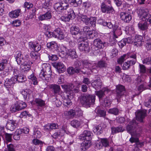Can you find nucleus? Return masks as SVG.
Instances as JSON below:
<instances>
[{
    "label": "nucleus",
    "instance_id": "f257e3e1",
    "mask_svg": "<svg viewBox=\"0 0 151 151\" xmlns=\"http://www.w3.org/2000/svg\"><path fill=\"white\" fill-rule=\"evenodd\" d=\"M82 62L86 68H88L92 72L94 73H97L98 67L104 68L107 66V64L103 61H99L97 65L93 61L88 62L87 60H84L82 61Z\"/></svg>",
    "mask_w": 151,
    "mask_h": 151
},
{
    "label": "nucleus",
    "instance_id": "f03ea898",
    "mask_svg": "<svg viewBox=\"0 0 151 151\" xmlns=\"http://www.w3.org/2000/svg\"><path fill=\"white\" fill-rule=\"evenodd\" d=\"M51 68L50 65L49 63L43 64L42 65V69L39 75L40 78L47 81L50 80L52 75Z\"/></svg>",
    "mask_w": 151,
    "mask_h": 151
},
{
    "label": "nucleus",
    "instance_id": "7ed1b4c3",
    "mask_svg": "<svg viewBox=\"0 0 151 151\" xmlns=\"http://www.w3.org/2000/svg\"><path fill=\"white\" fill-rule=\"evenodd\" d=\"M95 96L88 94H85L82 96L81 103L82 106L86 108L90 107L91 105L94 104Z\"/></svg>",
    "mask_w": 151,
    "mask_h": 151
},
{
    "label": "nucleus",
    "instance_id": "20e7f679",
    "mask_svg": "<svg viewBox=\"0 0 151 151\" xmlns=\"http://www.w3.org/2000/svg\"><path fill=\"white\" fill-rule=\"evenodd\" d=\"M54 8L57 11L61 12L64 11L66 12L69 9H72L70 8L68 1L65 0H61L59 2L55 4Z\"/></svg>",
    "mask_w": 151,
    "mask_h": 151
},
{
    "label": "nucleus",
    "instance_id": "39448f33",
    "mask_svg": "<svg viewBox=\"0 0 151 151\" xmlns=\"http://www.w3.org/2000/svg\"><path fill=\"white\" fill-rule=\"evenodd\" d=\"M137 13L140 19L146 22L148 21L151 24V15L149 13L147 9H139Z\"/></svg>",
    "mask_w": 151,
    "mask_h": 151
},
{
    "label": "nucleus",
    "instance_id": "423d86ee",
    "mask_svg": "<svg viewBox=\"0 0 151 151\" xmlns=\"http://www.w3.org/2000/svg\"><path fill=\"white\" fill-rule=\"evenodd\" d=\"M138 124V123L135 119H133L130 121L127 126L126 129L127 132L132 136L133 133L136 132L138 128H140V127Z\"/></svg>",
    "mask_w": 151,
    "mask_h": 151
},
{
    "label": "nucleus",
    "instance_id": "0eeeda50",
    "mask_svg": "<svg viewBox=\"0 0 151 151\" xmlns=\"http://www.w3.org/2000/svg\"><path fill=\"white\" fill-rule=\"evenodd\" d=\"M111 2L109 0H105L101 3V9L103 13H110L114 11V9L111 4Z\"/></svg>",
    "mask_w": 151,
    "mask_h": 151
},
{
    "label": "nucleus",
    "instance_id": "6e6552de",
    "mask_svg": "<svg viewBox=\"0 0 151 151\" xmlns=\"http://www.w3.org/2000/svg\"><path fill=\"white\" fill-rule=\"evenodd\" d=\"M47 36L49 37H52L58 38L60 40L64 39L65 35L64 32L59 28H56L53 32H48Z\"/></svg>",
    "mask_w": 151,
    "mask_h": 151
},
{
    "label": "nucleus",
    "instance_id": "1a4fd4ad",
    "mask_svg": "<svg viewBox=\"0 0 151 151\" xmlns=\"http://www.w3.org/2000/svg\"><path fill=\"white\" fill-rule=\"evenodd\" d=\"M42 10H46V11H44L45 13L42 14L40 15L38 17L39 19L41 21H43L50 19L52 17L51 12L50 11V9L49 6L47 8H43L42 7Z\"/></svg>",
    "mask_w": 151,
    "mask_h": 151
},
{
    "label": "nucleus",
    "instance_id": "9d476101",
    "mask_svg": "<svg viewBox=\"0 0 151 151\" xmlns=\"http://www.w3.org/2000/svg\"><path fill=\"white\" fill-rule=\"evenodd\" d=\"M90 28L87 26H85L83 29L84 32L86 35L87 37L90 39H92L94 37H96L98 33L95 30H90Z\"/></svg>",
    "mask_w": 151,
    "mask_h": 151
},
{
    "label": "nucleus",
    "instance_id": "9b49d317",
    "mask_svg": "<svg viewBox=\"0 0 151 151\" xmlns=\"http://www.w3.org/2000/svg\"><path fill=\"white\" fill-rule=\"evenodd\" d=\"M15 77H12L10 78H7L5 81L4 85L8 90H12V89H13L15 83Z\"/></svg>",
    "mask_w": 151,
    "mask_h": 151
},
{
    "label": "nucleus",
    "instance_id": "f8f14e48",
    "mask_svg": "<svg viewBox=\"0 0 151 151\" xmlns=\"http://www.w3.org/2000/svg\"><path fill=\"white\" fill-rule=\"evenodd\" d=\"M26 59L24 60L21 65V68L22 71L25 72L29 70L30 68V65L32 64V62L29 60V56L28 55L25 56Z\"/></svg>",
    "mask_w": 151,
    "mask_h": 151
},
{
    "label": "nucleus",
    "instance_id": "ddd939ff",
    "mask_svg": "<svg viewBox=\"0 0 151 151\" xmlns=\"http://www.w3.org/2000/svg\"><path fill=\"white\" fill-rule=\"evenodd\" d=\"M68 14L65 15L64 16H62L61 17V19L64 22H68L70 19H74L76 16L74 12L72 9H69L67 10Z\"/></svg>",
    "mask_w": 151,
    "mask_h": 151
},
{
    "label": "nucleus",
    "instance_id": "4468645a",
    "mask_svg": "<svg viewBox=\"0 0 151 151\" xmlns=\"http://www.w3.org/2000/svg\"><path fill=\"white\" fill-rule=\"evenodd\" d=\"M125 91L124 87L123 85H119L116 86V92L117 94L116 98L117 102H119V99L124 94Z\"/></svg>",
    "mask_w": 151,
    "mask_h": 151
},
{
    "label": "nucleus",
    "instance_id": "2eb2a0df",
    "mask_svg": "<svg viewBox=\"0 0 151 151\" xmlns=\"http://www.w3.org/2000/svg\"><path fill=\"white\" fill-rule=\"evenodd\" d=\"M93 135V133L91 131L85 130L80 135L79 138L82 140H90L92 139Z\"/></svg>",
    "mask_w": 151,
    "mask_h": 151
},
{
    "label": "nucleus",
    "instance_id": "dca6fc26",
    "mask_svg": "<svg viewBox=\"0 0 151 151\" xmlns=\"http://www.w3.org/2000/svg\"><path fill=\"white\" fill-rule=\"evenodd\" d=\"M146 111L145 110H138L135 112L136 119L140 122H143V119L146 116Z\"/></svg>",
    "mask_w": 151,
    "mask_h": 151
},
{
    "label": "nucleus",
    "instance_id": "f3484780",
    "mask_svg": "<svg viewBox=\"0 0 151 151\" xmlns=\"http://www.w3.org/2000/svg\"><path fill=\"white\" fill-rule=\"evenodd\" d=\"M14 57L17 64L19 65L22 63L26 59L25 56L24 58L20 51H17L15 53Z\"/></svg>",
    "mask_w": 151,
    "mask_h": 151
},
{
    "label": "nucleus",
    "instance_id": "a211bd4d",
    "mask_svg": "<svg viewBox=\"0 0 151 151\" xmlns=\"http://www.w3.org/2000/svg\"><path fill=\"white\" fill-rule=\"evenodd\" d=\"M61 86L66 93L70 96L71 94L72 93V89L74 87V86L72 84L70 83L62 85Z\"/></svg>",
    "mask_w": 151,
    "mask_h": 151
},
{
    "label": "nucleus",
    "instance_id": "6ab92c4d",
    "mask_svg": "<svg viewBox=\"0 0 151 151\" xmlns=\"http://www.w3.org/2000/svg\"><path fill=\"white\" fill-rule=\"evenodd\" d=\"M78 48L81 51L88 52L89 51V47L88 43L87 42H82L78 44Z\"/></svg>",
    "mask_w": 151,
    "mask_h": 151
},
{
    "label": "nucleus",
    "instance_id": "aec40b11",
    "mask_svg": "<svg viewBox=\"0 0 151 151\" xmlns=\"http://www.w3.org/2000/svg\"><path fill=\"white\" fill-rule=\"evenodd\" d=\"M29 46L30 49L37 52L39 51L41 47V45L39 43L36 42H29Z\"/></svg>",
    "mask_w": 151,
    "mask_h": 151
},
{
    "label": "nucleus",
    "instance_id": "412c9836",
    "mask_svg": "<svg viewBox=\"0 0 151 151\" xmlns=\"http://www.w3.org/2000/svg\"><path fill=\"white\" fill-rule=\"evenodd\" d=\"M104 44L100 39L97 38L94 40L93 46L95 50H98L99 49L103 48L104 47Z\"/></svg>",
    "mask_w": 151,
    "mask_h": 151
},
{
    "label": "nucleus",
    "instance_id": "4be33fe9",
    "mask_svg": "<svg viewBox=\"0 0 151 151\" xmlns=\"http://www.w3.org/2000/svg\"><path fill=\"white\" fill-rule=\"evenodd\" d=\"M20 93L23 95L24 99L27 101L29 100L31 98V95L32 93L31 90L27 89H24Z\"/></svg>",
    "mask_w": 151,
    "mask_h": 151
},
{
    "label": "nucleus",
    "instance_id": "5701e85b",
    "mask_svg": "<svg viewBox=\"0 0 151 151\" xmlns=\"http://www.w3.org/2000/svg\"><path fill=\"white\" fill-rule=\"evenodd\" d=\"M16 125L15 121L13 120H9L7 122L6 128L11 131H13L15 129Z\"/></svg>",
    "mask_w": 151,
    "mask_h": 151
},
{
    "label": "nucleus",
    "instance_id": "b1692460",
    "mask_svg": "<svg viewBox=\"0 0 151 151\" xmlns=\"http://www.w3.org/2000/svg\"><path fill=\"white\" fill-rule=\"evenodd\" d=\"M54 66L56 68L59 73H62L65 70V67L64 64L61 62H58L54 63Z\"/></svg>",
    "mask_w": 151,
    "mask_h": 151
},
{
    "label": "nucleus",
    "instance_id": "393cba45",
    "mask_svg": "<svg viewBox=\"0 0 151 151\" xmlns=\"http://www.w3.org/2000/svg\"><path fill=\"white\" fill-rule=\"evenodd\" d=\"M120 17L122 20L126 22H129L132 19L131 16L126 12H122L120 14Z\"/></svg>",
    "mask_w": 151,
    "mask_h": 151
},
{
    "label": "nucleus",
    "instance_id": "a878e982",
    "mask_svg": "<svg viewBox=\"0 0 151 151\" xmlns=\"http://www.w3.org/2000/svg\"><path fill=\"white\" fill-rule=\"evenodd\" d=\"M134 45L137 47L142 46L144 43L143 37L141 36L136 35L134 39Z\"/></svg>",
    "mask_w": 151,
    "mask_h": 151
},
{
    "label": "nucleus",
    "instance_id": "bb28decb",
    "mask_svg": "<svg viewBox=\"0 0 151 151\" xmlns=\"http://www.w3.org/2000/svg\"><path fill=\"white\" fill-rule=\"evenodd\" d=\"M92 86L96 90L101 88L102 85V82L100 78L95 80L91 83Z\"/></svg>",
    "mask_w": 151,
    "mask_h": 151
},
{
    "label": "nucleus",
    "instance_id": "cd10ccee",
    "mask_svg": "<svg viewBox=\"0 0 151 151\" xmlns=\"http://www.w3.org/2000/svg\"><path fill=\"white\" fill-rule=\"evenodd\" d=\"M125 55L127 58H130L132 59L129 60V62H131L132 65L134 64L136 62V55L133 52H128L125 54Z\"/></svg>",
    "mask_w": 151,
    "mask_h": 151
},
{
    "label": "nucleus",
    "instance_id": "c85d7f7f",
    "mask_svg": "<svg viewBox=\"0 0 151 151\" xmlns=\"http://www.w3.org/2000/svg\"><path fill=\"white\" fill-rule=\"evenodd\" d=\"M113 32L114 36L116 38H118V36L122 34L121 27L117 25L115 26L113 28Z\"/></svg>",
    "mask_w": 151,
    "mask_h": 151
},
{
    "label": "nucleus",
    "instance_id": "c756f323",
    "mask_svg": "<svg viewBox=\"0 0 151 151\" xmlns=\"http://www.w3.org/2000/svg\"><path fill=\"white\" fill-rule=\"evenodd\" d=\"M21 10L19 9L9 12V15L11 18H16L20 14Z\"/></svg>",
    "mask_w": 151,
    "mask_h": 151
},
{
    "label": "nucleus",
    "instance_id": "7c9ffc66",
    "mask_svg": "<svg viewBox=\"0 0 151 151\" xmlns=\"http://www.w3.org/2000/svg\"><path fill=\"white\" fill-rule=\"evenodd\" d=\"M111 132L113 134L119 132H123L124 129L123 127L121 126H119L117 127H112L111 128Z\"/></svg>",
    "mask_w": 151,
    "mask_h": 151
},
{
    "label": "nucleus",
    "instance_id": "2f4dec72",
    "mask_svg": "<svg viewBox=\"0 0 151 151\" xmlns=\"http://www.w3.org/2000/svg\"><path fill=\"white\" fill-rule=\"evenodd\" d=\"M50 87L53 90L55 94H59L61 91L60 86L56 84H52L50 85Z\"/></svg>",
    "mask_w": 151,
    "mask_h": 151
},
{
    "label": "nucleus",
    "instance_id": "473e14b6",
    "mask_svg": "<svg viewBox=\"0 0 151 151\" xmlns=\"http://www.w3.org/2000/svg\"><path fill=\"white\" fill-rule=\"evenodd\" d=\"M93 132L97 135H99L103 132L102 127L100 125L95 126L93 128Z\"/></svg>",
    "mask_w": 151,
    "mask_h": 151
},
{
    "label": "nucleus",
    "instance_id": "72a5a7b5",
    "mask_svg": "<svg viewBox=\"0 0 151 151\" xmlns=\"http://www.w3.org/2000/svg\"><path fill=\"white\" fill-rule=\"evenodd\" d=\"M102 103L103 106L109 108L110 106L111 101L109 97H106L104 99Z\"/></svg>",
    "mask_w": 151,
    "mask_h": 151
},
{
    "label": "nucleus",
    "instance_id": "f704fd0d",
    "mask_svg": "<svg viewBox=\"0 0 151 151\" xmlns=\"http://www.w3.org/2000/svg\"><path fill=\"white\" fill-rule=\"evenodd\" d=\"M64 115L68 118H73L75 115V110L71 109L64 112Z\"/></svg>",
    "mask_w": 151,
    "mask_h": 151
},
{
    "label": "nucleus",
    "instance_id": "c9c22d12",
    "mask_svg": "<svg viewBox=\"0 0 151 151\" xmlns=\"http://www.w3.org/2000/svg\"><path fill=\"white\" fill-rule=\"evenodd\" d=\"M47 46L48 48L52 50H55L58 47L57 43L54 41H52L48 42L47 44Z\"/></svg>",
    "mask_w": 151,
    "mask_h": 151
},
{
    "label": "nucleus",
    "instance_id": "e433bc0d",
    "mask_svg": "<svg viewBox=\"0 0 151 151\" xmlns=\"http://www.w3.org/2000/svg\"><path fill=\"white\" fill-rule=\"evenodd\" d=\"M138 25L139 29L143 30L147 29L148 27L147 23L146 21L144 22H140L138 24Z\"/></svg>",
    "mask_w": 151,
    "mask_h": 151
},
{
    "label": "nucleus",
    "instance_id": "4c0bfd02",
    "mask_svg": "<svg viewBox=\"0 0 151 151\" xmlns=\"http://www.w3.org/2000/svg\"><path fill=\"white\" fill-rule=\"evenodd\" d=\"M67 71L68 73L70 74H72L74 73H78L80 72L81 71L78 68H74L73 67H70L68 68Z\"/></svg>",
    "mask_w": 151,
    "mask_h": 151
},
{
    "label": "nucleus",
    "instance_id": "58836bf2",
    "mask_svg": "<svg viewBox=\"0 0 151 151\" xmlns=\"http://www.w3.org/2000/svg\"><path fill=\"white\" fill-rule=\"evenodd\" d=\"M15 82L17 81L19 83H22L25 82L26 80L25 76L23 75H18L15 77Z\"/></svg>",
    "mask_w": 151,
    "mask_h": 151
},
{
    "label": "nucleus",
    "instance_id": "ea45409f",
    "mask_svg": "<svg viewBox=\"0 0 151 151\" xmlns=\"http://www.w3.org/2000/svg\"><path fill=\"white\" fill-rule=\"evenodd\" d=\"M30 56L34 61L39 60L40 59L39 54L37 52H31L30 53Z\"/></svg>",
    "mask_w": 151,
    "mask_h": 151
},
{
    "label": "nucleus",
    "instance_id": "a19ab883",
    "mask_svg": "<svg viewBox=\"0 0 151 151\" xmlns=\"http://www.w3.org/2000/svg\"><path fill=\"white\" fill-rule=\"evenodd\" d=\"M70 32L72 35H76L80 32L79 27L76 26L72 27L70 28Z\"/></svg>",
    "mask_w": 151,
    "mask_h": 151
},
{
    "label": "nucleus",
    "instance_id": "79ce46f5",
    "mask_svg": "<svg viewBox=\"0 0 151 151\" xmlns=\"http://www.w3.org/2000/svg\"><path fill=\"white\" fill-rule=\"evenodd\" d=\"M129 141L132 143L136 142L138 147H141L143 145L142 142H139L138 139L137 138H134L132 137L129 139Z\"/></svg>",
    "mask_w": 151,
    "mask_h": 151
},
{
    "label": "nucleus",
    "instance_id": "37998d69",
    "mask_svg": "<svg viewBox=\"0 0 151 151\" xmlns=\"http://www.w3.org/2000/svg\"><path fill=\"white\" fill-rule=\"evenodd\" d=\"M21 130L18 129L15 132L13 137L15 140H19L20 139V135L22 134Z\"/></svg>",
    "mask_w": 151,
    "mask_h": 151
},
{
    "label": "nucleus",
    "instance_id": "c03bdc74",
    "mask_svg": "<svg viewBox=\"0 0 151 151\" xmlns=\"http://www.w3.org/2000/svg\"><path fill=\"white\" fill-rule=\"evenodd\" d=\"M28 78L33 82L34 85H36L37 84L38 81L34 73H32L31 75L28 76Z\"/></svg>",
    "mask_w": 151,
    "mask_h": 151
},
{
    "label": "nucleus",
    "instance_id": "a18cd8bd",
    "mask_svg": "<svg viewBox=\"0 0 151 151\" xmlns=\"http://www.w3.org/2000/svg\"><path fill=\"white\" fill-rule=\"evenodd\" d=\"M81 20L86 25L89 24V17H88L86 15H82L80 16Z\"/></svg>",
    "mask_w": 151,
    "mask_h": 151
},
{
    "label": "nucleus",
    "instance_id": "49530a36",
    "mask_svg": "<svg viewBox=\"0 0 151 151\" xmlns=\"http://www.w3.org/2000/svg\"><path fill=\"white\" fill-rule=\"evenodd\" d=\"M69 51V50L65 46L61 47L60 51V53L63 54V56L68 55Z\"/></svg>",
    "mask_w": 151,
    "mask_h": 151
},
{
    "label": "nucleus",
    "instance_id": "de8ad7c7",
    "mask_svg": "<svg viewBox=\"0 0 151 151\" xmlns=\"http://www.w3.org/2000/svg\"><path fill=\"white\" fill-rule=\"evenodd\" d=\"M96 94L98 96L100 101L101 102V101H103L102 98L104 97L105 94L102 89L99 91H96Z\"/></svg>",
    "mask_w": 151,
    "mask_h": 151
},
{
    "label": "nucleus",
    "instance_id": "09e8293b",
    "mask_svg": "<svg viewBox=\"0 0 151 151\" xmlns=\"http://www.w3.org/2000/svg\"><path fill=\"white\" fill-rule=\"evenodd\" d=\"M17 103L18 104L19 110L23 109L27 106L26 104L22 101H18L17 102Z\"/></svg>",
    "mask_w": 151,
    "mask_h": 151
},
{
    "label": "nucleus",
    "instance_id": "8fccbe9b",
    "mask_svg": "<svg viewBox=\"0 0 151 151\" xmlns=\"http://www.w3.org/2000/svg\"><path fill=\"white\" fill-rule=\"evenodd\" d=\"M68 54L72 58H76L78 57L75 50L74 49H69Z\"/></svg>",
    "mask_w": 151,
    "mask_h": 151
},
{
    "label": "nucleus",
    "instance_id": "3c124183",
    "mask_svg": "<svg viewBox=\"0 0 151 151\" xmlns=\"http://www.w3.org/2000/svg\"><path fill=\"white\" fill-rule=\"evenodd\" d=\"M70 124L73 127L77 128L80 126L81 123L79 121L75 120L71 122Z\"/></svg>",
    "mask_w": 151,
    "mask_h": 151
},
{
    "label": "nucleus",
    "instance_id": "603ef678",
    "mask_svg": "<svg viewBox=\"0 0 151 151\" xmlns=\"http://www.w3.org/2000/svg\"><path fill=\"white\" fill-rule=\"evenodd\" d=\"M35 102L37 105L40 106L42 107L45 105V101L40 99H35Z\"/></svg>",
    "mask_w": 151,
    "mask_h": 151
},
{
    "label": "nucleus",
    "instance_id": "864d4df0",
    "mask_svg": "<svg viewBox=\"0 0 151 151\" xmlns=\"http://www.w3.org/2000/svg\"><path fill=\"white\" fill-rule=\"evenodd\" d=\"M131 65V62L129 61L125 62L122 65V68L124 70H127Z\"/></svg>",
    "mask_w": 151,
    "mask_h": 151
},
{
    "label": "nucleus",
    "instance_id": "5fc2aeb1",
    "mask_svg": "<svg viewBox=\"0 0 151 151\" xmlns=\"http://www.w3.org/2000/svg\"><path fill=\"white\" fill-rule=\"evenodd\" d=\"M68 98L67 99H65L63 100L64 104L65 105H71L72 104V103L71 100L70 99L71 98L70 96L69 95H67Z\"/></svg>",
    "mask_w": 151,
    "mask_h": 151
},
{
    "label": "nucleus",
    "instance_id": "6e6d98bb",
    "mask_svg": "<svg viewBox=\"0 0 151 151\" xmlns=\"http://www.w3.org/2000/svg\"><path fill=\"white\" fill-rule=\"evenodd\" d=\"M89 24H90L91 26L93 27L96 26V18L95 17H91L89 18Z\"/></svg>",
    "mask_w": 151,
    "mask_h": 151
},
{
    "label": "nucleus",
    "instance_id": "4d7b16f0",
    "mask_svg": "<svg viewBox=\"0 0 151 151\" xmlns=\"http://www.w3.org/2000/svg\"><path fill=\"white\" fill-rule=\"evenodd\" d=\"M10 110L12 112H14L16 111L20 110L17 103L11 106Z\"/></svg>",
    "mask_w": 151,
    "mask_h": 151
},
{
    "label": "nucleus",
    "instance_id": "13d9d810",
    "mask_svg": "<svg viewBox=\"0 0 151 151\" xmlns=\"http://www.w3.org/2000/svg\"><path fill=\"white\" fill-rule=\"evenodd\" d=\"M109 113L114 114L115 115H117L118 114L119 111L118 109L115 108L111 109L108 111Z\"/></svg>",
    "mask_w": 151,
    "mask_h": 151
},
{
    "label": "nucleus",
    "instance_id": "bf43d9fd",
    "mask_svg": "<svg viewBox=\"0 0 151 151\" xmlns=\"http://www.w3.org/2000/svg\"><path fill=\"white\" fill-rule=\"evenodd\" d=\"M7 148L4 151H15L14 146L11 144H8L6 143Z\"/></svg>",
    "mask_w": 151,
    "mask_h": 151
},
{
    "label": "nucleus",
    "instance_id": "052dcab7",
    "mask_svg": "<svg viewBox=\"0 0 151 151\" xmlns=\"http://www.w3.org/2000/svg\"><path fill=\"white\" fill-rule=\"evenodd\" d=\"M102 145L104 147H106L109 146V141L107 138H103L101 140Z\"/></svg>",
    "mask_w": 151,
    "mask_h": 151
},
{
    "label": "nucleus",
    "instance_id": "680f3d73",
    "mask_svg": "<svg viewBox=\"0 0 151 151\" xmlns=\"http://www.w3.org/2000/svg\"><path fill=\"white\" fill-rule=\"evenodd\" d=\"M34 135L35 137L40 138L41 136V133L37 129H34Z\"/></svg>",
    "mask_w": 151,
    "mask_h": 151
},
{
    "label": "nucleus",
    "instance_id": "e2e57ef3",
    "mask_svg": "<svg viewBox=\"0 0 151 151\" xmlns=\"http://www.w3.org/2000/svg\"><path fill=\"white\" fill-rule=\"evenodd\" d=\"M101 116H104L105 115L106 112L103 110L97 108L95 110Z\"/></svg>",
    "mask_w": 151,
    "mask_h": 151
},
{
    "label": "nucleus",
    "instance_id": "0e129e2a",
    "mask_svg": "<svg viewBox=\"0 0 151 151\" xmlns=\"http://www.w3.org/2000/svg\"><path fill=\"white\" fill-rule=\"evenodd\" d=\"M139 70L140 73L142 74L145 73L146 68L144 65L139 64Z\"/></svg>",
    "mask_w": 151,
    "mask_h": 151
},
{
    "label": "nucleus",
    "instance_id": "69168bd1",
    "mask_svg": "<svg viewBox=\"0 0 151 151\" xmlns=\"http://www.w3.org/2000/svg\"><path fill=\"white\" fill-rule=\"evenodd\" d=\"M12 134H8L6 133L5 134V137L7 141L6 142H5V143L6 144V143H8L9 142H11L12 140Z\"/></svg>",
    "mask_w": 151,
    "mask_h": 151
},
{
    "label": "nucleus",
    "instance_id": "338daca9",
    "mask_svg": "<svg viewBox=\"0 0 151 151\" xmlns=\"http://www.w3.org/2000/svg\"><path fill=\"white\" fill-rule=\"evenodd\" d=\"M64 135L63 134H62L61 132L59 131L54 133L52 135V137L56 139L63 136Z\"/></svg>",
    "mask_w": 151,
    "mask_h": 151
},
{
    "label": "nucleus",
    "instance_id": "774afa93",
    "mask_svg": "<svg viewBox=\"0 0 151 151\" xmlns=\"http://www.w3.org/2000/svg\"><path fill=\"white\" fill-rule=\"evenodd\" d=\"M76 116L78 117L82 116L83 115V111L80 109H77L75 110Z\"/></svg>",
    "mask_w": 151,
    "mask_h": 151
}]
</instances>
